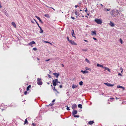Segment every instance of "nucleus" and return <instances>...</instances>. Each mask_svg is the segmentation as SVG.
Returning a JSON list of instances; mask_svg holds the SVG:
<instances>
[{
    "mask_svg": "<svg viewBox=\"0 0 126 126\" xmlns=\"http://www.w3.org/2000/svg\"><path fill=\"white\" fill-rule=\"evenodd\" d=\"M92 33L91 34V35H96V32L95 31H92L91 32Z\"/></svg>",
    "mask_w": 126,
    "mask_h": 126,
    "instance_id": "nucleus-12",
    "label": "nucleus"
},
{
    "mask_svg": "<svg viewBox=\"0 0 126 126\" xmlns=\"http://www.w3.org/2000/svg\"><path fill=\"white\" fill-rule=\"evenodd\" d=\"M59 87L60 88H62V86L61 85H60V86Z\"/></svg>",
    "mask_w": 126,
    "mask_h": 126,
    "instance_id": "nucleus-48",
    "label": "nucleus"
},
{
    "mask_svg": "<svg viewBox=\"0 0 126 126\" xmlns=\"http://www.w3.org/2000/svg\"><path fill=\"white\" fill-rule=\"evenodd\" d=\"M48 77L49 78H51V76H50V75H49V74H48Z\"/></svg>",
    "mask_w": 126,
    "mask_h": 126,
    "instance_id": "nucleus-43",
    "label": "nucleus"
},
{
    "mask_svg": "<svg viewBox=\"0 0 126 126\" xmlns=\"http://www.w3.org/2000/svg\"><path fill=\"white\" fill-rule=\"evenodd\" d=\"M85 69L86 70H89L90 71H91V68H89L87 67H85Z\"/></svg>",
    "mask_w": 126,
    "mask_h": 126,
    "instance_id": "nucleus-24",
    "label": "nucleus"
},
{
    "mask_svg": "<svg viewBox=\"0 0 126 126\" xmlns=\"http://www.w3.org/2000/svg\"><path fill=\"white\" fill-rule=\"evenodd\" d=\"M113 86V85L111 84V86Z\"/></svg>",
    "mask_w": 126,
    "mask_h": 126,
    "instance_id": "nucleus-59",
    "label": "nucleus"
},
{
    "mask_svg": "<svg viewBox=\"0 0 126 126\" xmlns=\"http://www.w3.org/2000/svg\"><path fill=\"white\" fill-rule=\"evenodd\" d=\"M47 6V7H48V8H49L50 7H48V6Z\"/></svg>",
    "mask_w": 126,
    "mask_h": 126,
    "instance_id": "nucleus-63",
    "label": "nucleus"
},
{
    "mask_svg": "<svg viewBox=\"0 0 126 126\" xmlns=\"http://www.w3.org/2000/svg\"><path fill=\"white\" fill-rule=\"evenodd\" d=\"M75 15L77 16H77H79V14L78 13V12L76 11H75Z\"/></svg>",
    "mask_w": 126,
    "mask_h": 126,
    "instance_id": "nucleus-20",
    "label": "nucleus"
},
{
    "mask_svg": "<svg viewBox=\"0 0 126 126\" xmlns=\"http://www.w3.org/2000/svg\"><path fill=\"white\" fill-rule=\"evenodd\" d=\"M71 34H72V36L74 37L75 38H76V37L74 36V35H75V34L74 33V30H72V32H71Z\"/></svg>",
    "mask_w": 126,
    "mask_h": 126,
    "instance_id": "nucleus-9",
    "label": "nucleus"
},
{
    "mask_svg": "<svg viewBox=\"0 0 126 126\" xmlns=\"http://www.w3.org/2000/svg\"><path fill=\"white\" fill-rule=\"evenodd\" d=\"M118 75H119L122 76L121 74L120 73H119Z\"/></svg>",
    "mask_w": 126,
    "mask_h": 126,
    "instance_id": "nucleus-51",
    "label": "nucleus"
},
{
    "mask_svg": "<svg viewBox=\"0 0 126 126\" xmlns=\"http://www.w3.org/2000/svg\"><path fill=\"white\" fill-rule=\"evenodd\" d=\"M49 60H50V59H48V60H45V61L46 62H47V61H49Z\"/></svg>",
    "mask_w": 126,
    "mask_h": 126,
    "instance_id": "nucleus-45",
    "label": "nucleus"
},
{
    "mask_svg": "<svg viewBox=\"0 0 126 126\" xmlns=\"http://www.w3.org/2000/svg\"><path fill=\"white\" fill-rule=\"evenodd\" d=\"M85 61L86 62L88 63H89V64H90V61H89V60L88 59H87V58H86L85 59Z\"/></svg>",
    "mask_w": 126,
    "mask_h": 126,
    "instance_id": "nucleus-17",
    "label": "nucleus"
},
{
    "mask_svg": "<svg viewBox=\"0 0 126 126\" xmlns=\"http://www.w3.org/2000/svg\"><path fill=\"white\" fill-rule=\"evenodd\" d=\"M67 40H68V41L69 42V41L70 40H71L70 39H69V37H68L67 36Z\"/></svg>",
    "mask_w": 126,
    "mask_h": 126,
    "instance_id": "nucleus-36",
    "label": "nucleus"
},
{
    "mask_svg": "<svg viewBox=\"0 0 126 126\" xmlns=\"http://www.w3.org/2000/svg\"><path fill=\"white\" fill-rule=\"evenodd\" d=\"M84 40V41H85V42H88V41H87V40Z\"/></svg>",
    "mask_w": 126,
    "mask_h": 126,
    "instance_id": "nucleus-44",
    "label": "nucleus"
},
{
    "mask_svg": "<svg viewBox=\"0 0 126 126\" xmlns=\"http://www.w3.org/2000/svg\"><path fill=\"white\" fill-rule=\"evenodd\" d=\"M104 84H105L106 85H107V86H110V84L108 83H104Z\"/></svg>",
    "mask_w": 126,
    "mask_h": 126,
    "instance_id": "nucleus-19",
    "label": "nucleus"
},
{
    "mask_svg": "<svg viewBox=\"0 0 126 126\" xmlns=\"http://www.w3.org/2000/svg\"><path fill=\"white\" fill-rule=\"evenodd\" d=\"M72 45H77V44L73 40H71L69 42Z\"/></svg>",
    "mask_w": 126,
    "mask_h": 126,
    "instance_id": "nucleus-5",
    "label": "nucleus"
},
{
    "mask_svg": "<svg viewBox=\"0 0 126 126\" xmlns=\"http://www.w3.org/2000/svg\"><path fill=\"white\" fill-rule=\"evenodd\" d=\"M117 87L118 88H121L123 90H125V88L124 87H122L121 86L118 85L117 86Z\"/></svg>",
    "mask_w": 126,
    "mask_h": 126,
    "instance_id": "nucleus-14",
    "label": "nucleus"
},
{
    "mask_svg": "<svg viewBox=\"0 0 126 126\" xmlns=\"http://www.w3.org/2000/svg\"><path fill=\"white\" fill-rule=\"evenodd\" d=\"M55 101V99H54V100H52V102H54Z\"/></svg>",
    "mask_w": 126,
    "mask_h": 126,
    "instance_id": "nucleus-52",
    "label": "nucleus"
},
{
    "mask_svg": "<svg viewBox=\"0 0 126 126\" xmlns=\"http://www.w3.org/2000/svg\"><path fill=\"white\" fill-rule=\"evenodd\" d=\"M100 5H101V6H103V5L102 4H101Z\"/></svg>",
    "mask_w": 126,
    "mask_h": 126,
    "instance_id": "nucleus-61",
    "label": "nucleus"
},
{
    "mask_svg": "<svg viewBox=\"0 0 126 126\" xmlns=\"http://www.w3.org/2000/svg\"><path fill=\"white\" fill-rule=\"evenodd\" d=\"M39 27L40 28V33H42L43 32V30H42L41 27L39 26V24H37Z\"/></svg>",
    "mask_w": 126,
    "mask_h": 126,
    "instance_id": "nucleus-10",
    "label": "nucleus"
},
{
    "mask_svg": "<svg viewBox=\"0 0 126 126\" xmlns=\"http://www.w3.org/2000/svg\"><path fill=\"white\" fill-rule=\"evenodd\" d=\"M114 25V24H111V27H113Z\"/></svg>",
    "mask_w": 126,
    "mask_h": 126,
    "instance_id": "nucleus-41",
    "label": "nucleus"
},
{
    "mask_svg": "<svg viewBox=\"0 0 126 126\" xmlns=\"http://www.w3.org/2000/svg\"><path fill=\"white\" fill-rule=\"evenodd\" d=\"M62 66H63V67H64V65L63 64H62Z\"/></svg>",
    "mask_w": 126,
    "mask_h": 126,
    "instance_id": "nucleus-56",
    "label": "nucleus"
},
{
    "mask_svg": "<svg viewBox=\"0 0 126 126\" xmlns=\"http://www.w3.org/2000/svg\"><path fill=\"white\" fill-rule=\"evenodd\" d=\"M12 25L13 27H14L15 28H16V24H12Z\"/></svg>",
    "mask_w": 126,
    "mask_h": 126,
    "instance_id": "nucleus-37",
    "label": "nucleus"
},
{
    "mask_svg": "<svg viewBox=\"0 0 126 126\" xmlns=\"http://www.w3.org/2000/svg\"><path fill=\"white\" fill-rule=\"evenodd\" d=\"M49 8L52 9H53L54 10V11H55V9H54L53 8H52V7H50Z\"/></svg>",
    "mask_w": 126,
    "mask_h": 126,
    "instance_id": "nucleus-49",
    "label": "nucleus"
},
{
    "mask_svg": "<svg viewBox=\"0 0 126 126\" xmlns=\"http://www.w3.org/2000/svg\"><path fill=\"white\" fill-rule=\"evenodd\" d=\"M93 39H94V40H96V38H94L93 37Z\"/></svg>",
    "mask_w": 126,
    "mask_h": 126,
    "instance_id": "nucleus-50",
    "label": "nucleus"
},
{
    "mask_svg": "<svg viewBox=\"0 0 126 126\" xmlns=\"http://www.w3.org/2000/svg\"><path fill=\"white\" fill-rule=\"evenodd\" d=\"M27 91H25L24 92V94L26 95L27 94Z\"/></svg>",
    "mask_w": 126,
    "mask_h": 126,
    "instance_id": "nucleus-42",
    "label": "nucleus"
},
{
    "mask_svg": "<svg viewBox=\"0 0 126 126\" xmlns=\"http://www.w3.org/2000/svg\"><path fill=\"white\" fill-rule=\"evenodd\" d=\"M53 85L54 87L56 86L57 85H58L60 84L61 83V82L58 81V79H54L52 81Z\"/></svg>",
    "mask_w": 126,
    "mask_h": 126,
    "instance_id": "nucleus-2",
    "label": "nucleus"
},
{
    "mask_svg": "<svg viewBox=\"0 0 126 126\" xmlns=\"http://www.w3.org/2000/svg\"><path fill=\"white\" fill-rule=\"evenodd\" d=\"M87 11V9L86 8V10H85V12H86Z\"/></svg>",
    "mask_w": 126,
    "mask_h": 126,
    "instance_id": "nucleus-55",
    "label": "nucleus"
},
{
    "mask_svg": "<svg viewBox=\"0 0 126 126\" xmlns=\"http://www.w3.org/2000/svg\"><path fill=\"white\" fill-rule=\"evenodd\" d=\"M74 116L75 117H77V118H78L79 117V116L78 115H74Z\"/></svg>",
    "mask_w": 126,
    "mask_h": 126,
    "instance_id": "nucleus-31",
    "label": "nucleus"
},
{
    "mask_svg": "<svg viewBox=\"0 0 126 126\" xmlns=\"http://www.w3.org/2000/svg\"><path fill=\"white\" fill-rule=\"evenodd\" d=\"M95 21L97 24H101L102 23V20L100 19H96L95 20Z\"/></svg>",
    "mask_w": 126,
    "mask_h": 126,
    "instance_id": "nucleus-4",
    "label": "nucleus"
},
{
    "mask_svg": "<svg viewBox=\"0 0 126 126\" xmlns=\"http://www.w3.org/2000/svg\"><path fill=\"white\" fill-rule=\"evenodd\" d=\"M53 90L54 91H55V93L56 94L59 93V92L57 91V90L56 89H55V87H54V88L53 89Z\"/></svg>",
    "mask_w": 126,
    "mask_h": 126,
    "instance_id": "nucleus-16",
    "label": "nucleus"
},
{
    "mask_svg": "<svg viewBox=\"0 0 126 126\" xmlns=\"http://www.w3.org/2000/svg\"><path fill=\"white\" fill-rule=\"evenodd\" d=\"M94 123V122L93 121H91L88 122V124L90 125H92Z\"/></svg>",
    "mask_w": 126,
    "mask_h": 126,
    "instance_id": "nucleus-22",
    "label": "nucleus"
},
{
    "mask_svg": "<svg viewBox=\"0 0 126 126\" xmlns=\"http://www.w3.org/2000/svg\"><path fill=\"white\" fill-rule=\"evenodd\" d=\"M11 24H15V23L14 22H12V23Z\"/></svg>",
    "mask_w": 126,
    "mask_h": 126,
    "instance_id": "nucleus-54",
    "label": "nucleus"
},
{
    "mask_svg": "<svg viewBox=\"0 0 126 126\" xmlns=\"http://www.w3.org/2000/svg\"><path fill=\"white\" fill-rule=\"evenodd\" d=\"M33 49L34 51H36L37 50V48L36 47H34L33 48Z\"/></svg>",
    "mask_w": 126,
    "mask_h": 126,
    "instance_id": "nucleus-32",
    "label": "nucleus"
},
{
    "mask_svg": "<svg viewBox=\"0 0 126 126\" xmlns=\"http://www.w3.org/2000/svg\"><path fill=\"white\" fill-rule=\"evenodd\" d=\"M44 16L45 17H48V18H49L50 17L49 15V14H45L44 15Z\"/></svg>",
    "mask_w": 126,
    "mask_h": 126,
    "instance_id": "nucleus-21",
    "label": "nucleus"
},
{
    "mask_svg": "<svg viewBox=\"0 0 126 126\" xmlns=\"http://www.w3.org/2000/svg\"><path fill=\"white\" fill-rule=\"evenodd\" d=\"M37 83L39 85H40L42 84L43 83L41 81V78H38L37 79Z\"/></svg>",
    "mask_w": 126,
    "mask_h": 126,
    "instance_id": "nucleus-3",
    "label": "nucleus"
},
{
    "mask_svg": "<svg viewBox=\"0 0 126 126\" xmlns=\"http://www.w3.org/2000/svg\"><path fill=\"white\" fill-rule=\"evenodd\" d=\"M111 24H113V23L112 22H111Z\"/></svg>",
    "mask_w": 126,
    "mask_h": 126,
    "instance_id": "nucleus-60",
    "label": "nucleus"
},
{
    "mask_svg": "<svg viewBox=\"0 0 126 126\" xmlns=\"http://www.w3.org/2000/svg\"><path fill=\"white\" fill-rule=\"evenodd\" d=\"M83 50L85 51H86V49Z\"/></svg>",
    "mask_w": 126,
    "mask_h": 126,
    "instance_id": "nucleus-58",
    "label": "nucleus"
},
{
    "mask_svg": "<svg viewBox=\"0 0 126 126\" xmlns=\"http://www.w3.org/2000/svg\"><path fill=\"white\" fill-rule=\"evenodd\" d=\"M106 10L107 11H109L110 10V9H104V11H106Z\"/></svg>",
    "mask_w": 126,
    "mask_h": 126,
    "instance_id": "nucleus-38",
    "label": "nucleus"
},
{
    "mask_svg": "<svg viewBox=\"0 0 126 126\" xmlns=\"http://www.w3.org/2000/svg\"><path fill=\"white\" fill-rule=\"evenodd\" d=\"M35 44V42L34 41H33L28 44L27 45L30 46L31 47H33L32 45Z\"/></svg>",
    "mask_w": 126,
    "mask_h": 126,
    "instance_id": "nucleus-6",
    "label": "nucleus"
},
{
    "mask_svg": "<svg viewBox=\"0 0 126 126\" xmlns=\"http://www.w3.org/2000/svg\"><path fill=\"white\" fill-rule=\"evenodd\" d=\"M81 72L83 74L85 73V71H83L81 70Z\"/></svg>",
    "mask_w": 126,
    "mask_h": 126,
    "instance_id": "nucleus-33",
    "label": "nucleus"
},
{
    "mask_svg": "<svg viewBox=\"0 0 126 126\" xmlns=\"http://www.w3.org/2000/svg\"><path fill=\"white\" fill-rule=\"evenodd\" d=\"M44 42H45V43H49V44H50V45H52V44L51 43L49 42H48L47 41H44Z\"/></svg>",
    "mask_w": 126,
    "mask_h": 126,
    "instance_id": "nucleus-30",
    "label": "nucleus"
},
{
    "mask_svg": "<svg viewBox=\"0 0 126 126\" xmlns=\"http://www.w3.org/2000/svg\"><path fill=\"white\" fill-rule=\"evenodd\" d=\"M31 22H32V23H34V22H33V21H31Z\"/></svg>",
    "mask_w": 126,
    "mask_h": 126,
    "instance_id": "nucleus-64",
    "label": "nucleus"
},
{
    "mask_svg": "<svg viewBox=\"0 0 126 126\" xmlns=\"http://www.w3.org/2000/svg\"><path fill=\"white\" fill-rule=\"evenodd\" d=\"M71 18L73 19V20H74L75 19V18L71 16Z\"/></svg>",
    "mask_w": 126,
    "mask_h": 126,
    "instance_id": "nucleus-40",
    "label": "nucleus"
},
{
    "mask_svg": "<svg viewBox=\"0 0 126 126\" xmlns=\"http://www.w3.org/2000/svg\"><path fill=\"white\" fill-rule=\"evenodd\" d=\"M105 69L106 70H107L109 71V72H110V69L108 68L105 67H104Z\"/></svg>",
    "mask_w": 126,
    "mask_h": 126,
    "instance_id": "nucleus-26",
    "label": "nucleus"
},
{
    "mask_svg": "<svg viewBox=\"0 0 126 126\" xmlns=\"http://www.w3.org/2000/svg\"><path fill=\"white\" fill-rule=\"evenodd\" d=\"M36 17L37 19L38 20H39V21L40 22V23H43V22L40 19L39 17L37 16H35Z\"/></svg>",
    "mask_w": 126,
    "mask_h": 126,
    "instance_id": "nucleus-13",
    "label": "nucleus"
},
{
    "mask_svg": "<svg viewBox=\"0 0 126 126\" xmlns=\"http://www.w3.org/2000/svg\"><path fill=\"white\" fill-rule=\"evenodd\" d=\"M77 111L76 110H74L73 111L72 114L74 115L76 114L77 113Z\"/></svg>",
    "mask_w": 126,
    "mask_h": 126,
    "instance_id": "nucleus-11",
    "label": "nucleus"
},
{
    "mask_svg": "<svg viewBox=\"0 0 126 126\" xmlns=\"http://www.w3.org/2000/svg\"><path fill=\"white\" fill-rule=\"evenodd\" d=\"M79 6H78V5H76L75 6V8H77V7H78Z\"/></svg>",
    "mask_w": 126,
    "mask_h": 126,
    "instance_id": "nucleus-47",
    "label": "nucleus"
},
{
    "mask_svg": "<svg viewBox=\"0 0 126 126\" xmlns=\"http://www.w3.org/2000/svg\"><path fill=\"white\" fill-rule=\"evenodd\" d=\"M114 99L113 98H111V99Z\"/></svg>",
    "mask_w": 126,
    "mask_h": 126,
    "instance_id": "nucleus-53",
    "label": "nucleus"
},
{
    "mask_svg": "<svg viewBox=\"0 0 126 126\" xmlns=\"http://www.w3.org/2000/svg\"><path fill=\"white\" fill-rule=\"evenodd\" d=\"M47 84H49V82H47Z\"/></svg>",
    "mask_w": 126,
    "mask_h": 126,
    "instance_id": "nucleus-57",
    "label": "nucleus"
},
{
    "mask_svg": "<svg viewBox=\"0 0 126 126\" xmlns=\"http://www.w3.org/2000/svg\"><path fill=\"white\" fill-rule=\"evenodd\" d=\"M78 107L81 109L82 108V105L81 104H79L78 105Z\"/></svg>",
    "mask_w": 126,
    "mask_h": 126,
    "instance_id": "nucleus-25",
    "label": "nucleus"
},
{
    "mask_svg": "<svg viewBox=\"0 0 126 126\" xmlns=\"http://www.w3.org/2000/svg\"><path fill=\"white\" fill-rule=\"evenodd\" d=\"M77 107V105L76 104H73L72 106V109H75Z\"/></svg>",
    "mask_w": 126,
    "mask_h": 126,
    "instance_id": "nucleus-8",
    "label": "nucleus"
},
{
    "mask_svg": "<svg viewBox=\"0 0 126 126\" xmlns=\"http://www.w3.org/2000/svg\"><path fill=\"white\" fill-rule=\"evenodd\" d=\"M53 75H54L57 78L59 76L60 74L59 73H54L53 74Z\"/></svg>",
    "mask_w": 126,
    "mask_h": 126,
    "instance_id": "nucleus-7",
    "label": "nucleus"
},
{
    "mask_svg": "<svg viewBox=\"0 0 126 126\" xmlns=\"http://www.w3.org/2000/svg\"><path fill=\"white\" fill-rule=\"evenodd\" d=\"M118 12L116 9H114L111 11V15L113 17H114L118 15Z\"/></svg>",
    "mask_w": 126,
    "mask_h": 126,
    "instance_id": "nucleus-1",
    "label": "nucleus"
},
{
    "mask_svg": "<svg viewBox=\"0 0 126 126\" xmlns=\"http://www.w3.org/2000/svg\"><path fill=\"white\" fill-rule=\"evenodd\" d=\"M66 94L67 95V96H69L70 95V94H69V92H67L66 93Z\"/></svg>",
    "mask_w": 126,
    "mask_h": 126,
    "instance_id": "nucleus-34",
    "label": "nucleus"
},
{
    "mask_svg": "<svg viewBox=\"0 0 126 126\" xmlns=\"http://www.w3.org/2000/svg\"><path fill=\"white\" fill-rule=\"evenodd\" d=\"M85 73H88V71H85Z\"/></svg>",
    "mask_w": 126,
    "mask_h": 126,
    "instance_id": "nucleus-46",
    "label": "nucleus"
},
{
    "mask_svg": "<svg viewBox=\"0 0 126 126\" xmlns=\"http://www.w3.org/2000/svg\"><path fill=\"white\" fill-rule=\"evenodd\" d=\"M120 70H122V71H121V73H122V72H123V69H122V68L121 67V68H120Z\"/></svg>",
    "mask_w": 126,
    "mask_h": 126,
    "instance_id": "nucleus-39",
    "label": "nucleus"
},
{
    "mask_svg": "<svg viewBox=\"0 0 126 126\" xmlns=\"http://www.w3.org/2000/svg\"><path fill=\"white\" fill-rule=\"evenodd\" d=\"M80 3H79V5H80Z\"/></svg>",
    "mask_w": 126,
    "mask_h": 126,
    "instance_id": "nucleus-62",
    "label": "nucleus"
},
{
    "mask_svg": "<svg viewBox=\"0 0 126 126\" xmlns=\"http://www.w3.org/2000/svg\"><path fill=\"white\" fill-rule=\"evenodd\" d=\"M97 66L98 67H102L103 68H104L103 65H100L98 63L97 64Z\"/></svg>",
    "mask_w": 126,
    "mask_h": 126,
    "instance_id": "nucleus-18",
    "label": "nucleus"
},
{
    "mask_svg": "<svg viewBox=\"0 0 126 126\" xmlns=\"http://www.w3.org/2000/svg\"><path fill=\"white\" fill-rule=\"evenodd\" d=\"M79 84L80 85H83V82L82 81H81L79 82Z\"/></svg>",
    "mask_w": 126,
    "mask_h": 126,
    "instance_id": "nucleus-28",
    "label": "nucleus"
},
{
    "mask_svg": "<svg viewBox=\"0 0 126 126\" xmlns=\"http://www.w3.org/2000/svg\"><path fill=\"white\" fill-rule=\"evenodd\" d=\"M66 106L67 107L66 109H67V110H70V109L69 108V107H67V106Z\"/></svg>",
    "mask_w": 126,
    "mask_h": 126,
    "instance_id": "nucleus-35",
    "label": "nucleus"
},
{
    "mask_svg": "<svg viewBox=\"0 0 126 126\" xmlns=\"http://www.w3.org/2000/svg\"><path fill=\"white\" fill-rule=\"evenodd\" d=\"M31 87V86L30 85L28 86L27 88V91L29 90V88H30Z\"/></svg>",
    "mask_w": 126,
    "mask_h": 126,
    "instance_id": "nucleus-23",
    "label": "nucleus"
},
{
    "mask_svg": "<svg viewBox=\"0 0 126 126\" xmlns=\"http://www.w3.org/2000/svg\"><path fill=\"white\" fill-rule=\"evenodd\" d=\"M78 87V85H75L74 84H73L72 86V87L73 89H74L76 88L77 87Z\"/></svg>",
    "mask_w": 126,
    "mask_h": 126,
    "instance_id": "nucleus-15",
    "label": "nucleus"
},
{
    "mask_svg": "<svg viewBox=\"0 0 126 126\" xmlns=\"http://www.w3.org/2000/svg\"><path fill=\"white\" fill-rule=\"evenodd\" d=\"M119 41L120 43L121 44H123V41L121 38H120L119 39Z\"/></svg>",
    "mask_w": 126,
    "mask_h": 126,
    "instance_id": "nucleus-29",
    "label": "nucleus"
},
{
    "mask_svg": "<svg viewBox=\"0 0 126 126\" xmlns=\"http://www.w3.org/2000/svg\"><path fill=\"white\" fill-rule=\"evenodd\" d=\"M27 123H28V121H27V119H25V121L24 122V124H27Z\"/></svg>",
    "mask_w": 126,
    "mask_h": 126,
    "instance_id": "nucleus-27",
    "label": "nucleus"
}]
</instances>
